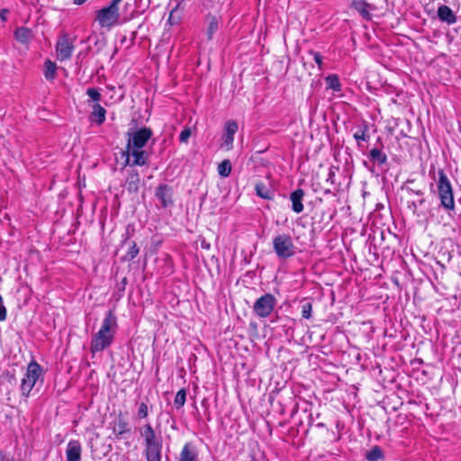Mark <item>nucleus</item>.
Returning <instances> with one entry per match:
<instances>
[{"instance_id": "f257e3e1", "label": "nucleus", "mask_w": 461, "mask_h": 461, "mask_svg": "<svg viewBox=\"0 0 461 461\" xmlns=\"http://www.w3.org/2000/svg\"><path fill=\"white\" fill-rule=\"evenodd\" d=\"M117 328L116 315L113 311H108L105 313L99 330L94 334L91 339V353L101 352L109 348L113 343Z\"/></svg>"}, {"instance_id": "f03ea898", "label": "nucleus", "mask_w": 461, "mask_h": 461, "mask_svg": "<svg viewBox=\"0 0 461 461\" xmlns=\"http://www.w3.org/2000/svg\"><path fill=\"white\" fill-rule=\"evenodd\" d=\"M438 174V179L437 182V188L438 198L440 200V205L446 211H454L455 200L452 185L443 169H439Z\"/></svg>"}, {"instance_id": "7ed1b4c3", "label": "nucleus", "mask_w": 461, "mask_h": 461, "mask_svg": "<svg viewBox=\"0 0 461 461\" xmlns=\"http://www.w3.org/2000/svg\"><path fill=\"white\" fill-rule=\"evenodd\" d=\"M41 375L42 367L35 360H32L27 366L26 373L20 385V390L23 397L27 398L30 395L36 382Z\"/></svg>"}, {"instance_id": "20e7f679", "label": "nucleus", "mask_w": 461, "mask_h": 461, "mask_svg": "<svg viewBox=\"0 0 461 461\" xmlns=\"http://www.w3.org/2000/svg\"><path fill=\"white\" fill-rule=\"evenodd\" d=\"M122 0H113L110 5L96 12L95 20L100 27L110 28L115 25L120 18L119 4Z\"/></svg>"}, {"instance_id": "39448f33", "label": "nucleus", "mask_w": 461, "mask_h": 461, "mask_svg": "<svg viewBox=\"0 0 461 461\" xmlns=\"http://www.w3.org/2000/svg\"><path fill=\"white\" fill-rule=\"evenodd\" d=\"M273 249L278 258L287 259L295 254V246L288 234H279L273 239Z\"/></svg>"}, {"instance_id": "423d86ee", "label": "nucleus", "mask_w": 461, "mask_h": 461, "mask_svg": "<svg viewBox=\"0 0 461 461\" xmlns=\"http://www.w3.org/2000/svg\"><path fill=\"white\" fill-rule=\"evenodd\" d=\"M276 304V298L272 294H265L260 296L253 304V312L259 318H267L274 311Z\"/></svg>"}, {"instance_id": "0eeeda50", "label": "nucleus", "mask_w": 461, "mask_h": 461, "mask_svg": "<svg viewBox=\"0 0 461 461\" xmlns=\"http://www.w3.org/2000/svg\"><path fill=\"white\" fill-rule=\"evenodd\" d=\"M127 135L129 136L127 149L130 152V149H142L145 147L152 136V131L150 128L143 127L136 131L128 132Z\"/></svg>"}, {"instance_id": "6e6552de", "label": "nucleus", "mask_w": 461, "mask_h": 461, "mask_svg": "<svg viewBox=\"0 0 461 461\" xmlns=\"http://www.w3.org/2000/svg\"><path fill=\"white\" fill-rule=\"evenodd\" d=\"M75 46L68 34H62L56 44L57 59L60 61L68 60L71 58Z\"/></svg>"}, {"instance_id": "1a4fd4ad", "label": "nucleus", "mask_w": 461, "mask_h": 461, "mask_svg": "<svg viewBox=\"0 0 461 461\" xmlns=\"http://www.w3.org/2000/svg\"><path fill=\"white\" fill-rule=\"evenodd\" d=\"M239 126L238 123L230 120L226 122L224 125V132L222 135V143L221 147L225 150L229 151L233 148L234 135L238 131Z\"/></svg>"}, {"instance_id": "9d476101", "label": "nucleus", "mask_w": 461, "mask_h": 461, "mask_svg": "<svg viewBox=\"0 0 461 461\" xmlns=\"http://www.w3.org/2000/svg\"><path fill=\"white\" fill-rule=\"evenodd\" d=\"M173 194V188L167 184L158 185L155 191V196L159 200L163 208H167L174 204Z\"/></svg>"}, {"instance_id": "9b49d317", "label": "nucleus", "mask_w": 461, "mask_h": 461, "mask_svg": "<svg viewBox=\"0 0 461 461\" xmlns=\"http://www.w3.org/2000/svg\"><path fill=\"white\" fill-rule=\"evenodd\" d=\"M139 432L144 440L145 447L162 443V439L157 436L154 428L149 422L141 426Z\"/></svg>"}, {"instance_id": "f8f14e48", "label": "nucleus", "mask_w": 461, "mask_h": 461, "mask_svg": "<svg viewBox=\"0 0 461 461\" xmlns=\"http://www.w3.org/2000/svg\"><path fill=\"white\" fill-rule=\"evenodd\" d=\"M126 164L131 166H144L149 158V154L141 149H130L127 151Z\"/></svg>"}, {"instance_id": "ddd939ff", "label": "nucleus", "mask_w": 461, "mask_h": 461, "mask_svg": "<svg viewBox=\"0 0 461 461\" xmlns=\"http://www.w3.org/2000/svg\"><path fill=\"white\" fill-rule=\"evenodd\" d=\"M353 138L357 142V148L363 149V142H368L370 140L369 125L366 122H363L357 126L356 132L353 134Z\"/></svg>"}, {"instance_id": "4468645a", "label": "nucleus", "mask_w": 461, "mask_h": 461, "mask_svg": "<svg viewBox=\"0 0 461 461\" xmlns=\"http://www.w3.org/2000/svg\"><path fill=\"white\" fill-rule=\"evenodd\" d=\"M82 447L78 440H70L67 445V461H80Z\"/></svg>"}, {"instance_id": "2eb2a0df", "label": "nucleus", "mask_w": 461, "mask_h": 461, "mask_svg": "<svg viewBox=\"0 0 461 461\" xmlns=\"http://www.w3.org/2000/svg\"><path fill=\"white\" fill-rule=\"evenodd\" d=\"M178 461H198V452L194 445L185 443L179 454Z\"/></svg>"}, {"instance_id": "dca6fc26", "label": "nucleus", "mask_w": 461, "mask_h": 461, "mask_svg": "<svg viewBox=\"0 0 461 461\" xmlns=\"http://www.w3.org/2000/svg\"><path fill=\"white\" fill-rule=\"evenodd\" d=\"M131 429L129 427L128 421L120 413L118 415L117 421L113 427V433L115 435L116 438L121 439L126 433H129Z\"/></svg>"}, {"instance_id": "f3484780", "label": "nucleus", "mask_w": 461, "mask_h": 461, "mask_svg": "<svg viewBox=\"0 0 461 461\" xmlns=\"http://www.w3.org/2000/svg\"><path fill=\"white\" fill-rule=\"evenodd\" d=\"M304 196V191L301 188H298L291 193L290 200L292 202V210L296 213H301L303 209V199Z\"/></svg>"}, {"instance_id": "a211bd4d", "label": "nucleus", "mask_w": 461, "mask_h": 461, "mask_svg": "<svg viewBox=\"0 0 461 461\" xmlns=\"http://www.w3.org/2000/svg\"><path fill=\"white\" fill-rule=\"evenodd\" d=\"M409 208L412 210L417 217H425L429 212L427 201L423 197L419 198L417 201H412L409 204Z\"/></svg>"}, {"instance_id": "6ab92c4d", "label": "nucleus", "mask_w": 461, "mask_h": 461, "mask_svg": "<svg viewBox=\"0 0 461 461\" xmlns=\"http://www.w3.org/2000/svg\"><path fill=\"white\" fill-rule=\"evenodd\" d=\"M162 443L145 447L144 455L147 461H161Z\"/></svg>"}, {"instance_id": "aec40b11", "label": "nucleus", "mask_w": 461, "mask_h": 461, "mask_svg": "<svg viewBox=\"0 0 461 461\" xmlns=\"http://www.w3.org/2000/svg\"><path fill=\"white\" fill-rule=\"evenodd\" d=\"M140 178L136 169L129 170L125 185L130 193H137L140 188Z\"/></svg>"}, {"instance_id": "412c9836", "label": "nucleus", "mask_w": 461, "mask_h": 461, "mask_svg": "<svg viewBox=\"0 0 461 461\" xmlns=\"http://www.w3.org/2000/svg\"><path fill=\"white\" fill-rule=\"evenodd\" d=\"M369 161L374 165L383 166L387 163V155L382 150V149L375 147L373 148L368 155Z\"/></svg>"}, {"instance_id": "4be33fe9", "label": "nucleus", "mask_w": 461, "mask_h": 461, "mask_svg": "<svg viewBox=\"0 0 461 461\" xmlns=\"http://www.w3.org/2000/svg\"><path fill=\"white\" fill-rule=\"evenodd\" d=\"M33 32L27 27H19L14 32L15 40L22 44H29L33 39Z\"/></svg>"}, {"instance_id": "5701e85b", "label": "nucleus", "mask_w": 461, "mask_h": 461, "mask_svg": "<svg viewBox=\"0 0 461 461\" xmlns=\"http://www.w3.org/2000/svg\"><path fill=\"white\" fill-rule=\"evenodd\" d=\"M438 16L442 22H445L447 24H453L456 22V16L454 12L445 5L438 7Z\"/></svg>"}, {"instance_id": "b1692460", "label": "nucleus", "mask_w": 461, "mask_h": 461, "mask_svg": "<svg viewBox=\"0 0 461 461\" xmlns=\"http://www.w3.org/2000/svg\"><path fill=\"white\" fill-rule=\"evenodd\" d=\"M255 191L258 196L266 200H272L275 196L273 189L263 182H258L256 184Z\"/></svg>"}, {"instance_id": "393cba45", "label": "nucleus", "mask_w": 461, "mask_h": 461, "mask_svg": "<svg viewBox=\"0 0 461 461\" xmlns=\"http://www.w3.org/2000/svg\"><path fill=\"white\" fill-rule=\"evenodd\" d=\"M106 110L100 104H95L92 106L90 114L91 120L97 124H102L105 121Z\"/></svg>"}, {"instance_id": "a878e982", "label": "nucleus", "mask_w": 461, "mask_h": 461, "mask_svg": "<svg viewBox=\"0 0 461 461\" xmlns=\"http://www.w3.org/2000/svg\"><path fill=\"white\" fill-rule=\"evenodd\" d=\"M351 6L357 10L364 18L369 17V4L366 0H352Z\"/></svg>"}, {"instance_id": "bb28decb", "label": "nucleus", "mask_w": 461, "mask_h": 461, "mask_svg": "<svg viewBox=\"0 0 461 461\" xmlns=\"http://www.w3.org/2000/svg\"><path fill=\"white\" fill-rule=\"evenodd\" d=\"M325 83L327 88L332 89L333 91L339 92L341 91V84L339 82V78L337 75H329L325 78Z\"/></svg>"}, {"instance_id": "cd10ccee", "label": "nucleus", "mask_w": 461, "mask_h": 461, "mask_svg": "<svg viewBox=\"0 0 461 461\" xmlns=\"http://www.w3.org/2000/svg\"><path fill=\"white\" fill-rule=\"evenodd\" d=\"M57 66L54 62L47 59L44 62V77L47 80H53L56 77Z\"/></svg>"}, {"instance_id": "c85d7f7f", "label": "nucleus", "mask_w": 461, "mask_h": 461, "mask_svg": "<svg viewBox=\"0 0 461 461\" xmlns=\"http://www.w3.org/2000/svg\"><path fill=\"white\" fill-rule=\"evenodd\" d=\"M218 174L221 176V177H227L230 176V172H231V163L229 159H224L222 160L219 165H218Z\"/></svg>"}, {"instance_id": "c756f323", "label": "nucleus", "mask_w": 461, "mask_h": 461, "mask_svg": "<svg viewBox=\"0 0 461 461\" xmlns=\"http://www.w3.org/2000/svg\"><path fill=\"white\" fill-rule=\"evenodd\" d=\"M138 410L136 413L137 420H144L147 419L149 413V407L144 402L137 403Z\"/></svg>"}, {"instance_id": "7c9ffc66", "label": "nucleus", "mask_w": 461, "mask_h": 461, "mask_svg": "<svg viewBox=\"0 0 461 461\" xmlns=\"http://www.w3.org/2000/svg\"><path fill=\"white\" fill-rule=\"evenodd\" d=\"M366 458L368 461H378L383 458V451L379 447L375 446L366 454Z\"/></svg>"}, {"instance_id": "2f4dec72", "label": "nucleus", "mask_w": 461, "mask_h": 461, "mask_svg": "<svg viewBox=\"0 0 461 461\" xmlns=\"http://www.w3.org/2000/svg\"><path fill=\"white\" fill-rule=\"evenodd\" d=\"M186 401V391L185 389H180L175 397L174 404L176 409H181Z\"/></svg>"}, {"instance_id": "473e14b6", "label": "nucleus", "mask_w": 461, "mask_h": 461, "mask_svg": "<svg viewBox=\"0 0 461 461\" xmlns=\"http://www.w3.org/2000/svg\"><path fill=\"white\" fill-rule=\"evenodd\" d=\"M219 24L218 21L215 17H211L208 23V28L206 30V34L208 40H212L213 34L218 31Z\"/></svg>"}, {"instance_id": "72a5a7b5", "label": "nucleus", "mask_w": 461, "mask_h": 461, "mask_svg": "<svg viewBox=\"0 0 461 461\" xmlns=\"http://www.w3.org/2000/svg\"><path fill=\"white\" fill-rule=\"evenodd\" d=\"M302 317L310 319L312 317V303L309 301H303L301 304Z\"/></svg>"}, {"instance_id": "f704fd0d", "label": "nucleus", "mask_w": 461, "mask_h": 461, "mask_svg": "<svg viewBox=\"0 0 461 461\" xmlns=\"http://www.w3.org/2000/svg\"><path fill=\"white\" fill-rule=\"evenodd\" d=\"M86 95L89 96V98L92 101L95 102V104H99V102L101 101L102 95L97 88H94V87L88 88L86 90Z\"/></svg>"}, {"instance_id": "c9c22d12", "label": "nucleus", "mask_w": 461, "mask_h": 461, "mask_svg": "<svg viewBox=\"0 0 461 461\" xmlns=\"http://www.w3.org/2000/svg\"><path fill=\"white\" fill-rule=\"evenodd\" d=\"M139 251L140 250H139V248L137 247V244L134 241H131L129 250L126 254V258L129 260H132L133 258H135L138 256Z\"/></svg>"}, {"instance_id": "e433bc0d", "label": "nucleus", "mask_w": 461, "mask_h": 461, "mask_svg": "<svg viewBox=\"0 0 461 461\" xmlns=\"http://www.w3.org/2000/svg\"><path fill=\"white\" fill-rule=\"evenodd\" d=\"M309 54L311 56H312L314 61L318 65L319 69H322L323 62H322V56L321 55V53L311 50H309Z\"/></svg>"}, {"instance_id": "4c0bfd02", "label": "nucleus", "mask_w": 461, "mask_h": 461, "mask_svg": "<svg viewBox=\"0 0 461 461\" xmlns=\"http://www.w3.org/2000/svg\"><path fill=\"white\" fill-rule=\"evenodd\" d=\"M191 136V130L190 128H185L181 132H180V135H179V140L180 142L182 143H187L188 142V140Z\"/></svg>"}, {"instance_id": "58836bf2", "label": "nucleus", "mask_w": 461, "mask_h": 461, "mask_svg": "<svg viewBox=\"0 0 461 461\" xmlns=\"http://www.w3.org/2000/svg\"><path fill=\"white\" fill-rule=\"evenodd\" d=\"M334 177H335V172L331 168H330L326 181L330 182V184H333Z\"/></svg>"}, {"instance_id": "ea45409f", "label": "nucleus", "mask_w": 461, "mask_h": 461, "mask_svg": "<svg viewBox=\"0 0 461 461\" xmlns=\"http://www.w3.org/2000/svg\"><path fill=\"white\" fill-rule=\"evenodd\" d=\"M9 11L8 9H1L0 10V19L3 21V22H5L7 20V14H8Z\"/></svg>"}, {"instance_id": "a19ab883", "label": "nucleus", "mask_w": 461, "mask_h": 461, "mask_svg": "<svg viewBox=\"0 0 461 461\" xmlns=\"http://www.w3.org/2000/svg\"><path fill=\"white\" fill-rule=\"evenodd\" d=\"M0 459L1 461H14V457H10L3 452H0Z\"/></svg>"}, {"instance_id": "79ce46f5", "label": "nucleus", "mask_w": 461, "mask_h": 461, "mask_svg": "<svg viewBox=\"0 0 461 461\" xmlns=\"http://www.w3.org/2000/svg\"><path fill=\"white\" fill-rule=\"evenodd\" d=\"M136 36H137V32H131V39H130V43H129L128 47H130V46L134 44V41L136 39Z\"/></svg>"}, {"instance_id": "37998d69", "label": "nucleus", "mask_w": 461, "mask_h": 461, "mask_svg": "<svg viewBox=\"0 0 461 461\" xmlns=\"http://www.w3.org/2000/svg\"><path fill=\"white\" fill-rule=\"evenodd\" d=\"M127 285V278H126V277H124V278L122 280L121 284H120V285H118V289H119V290H121V291H123V290L125 289V285Z\"/></svg>"}, {"instance_id": "c03bdc74", "label": "nucleus", "mask_w": 461, "mask_h": 461, "mask_svg": "<svg viewBox=\"0 0 461 461\" xmlns=\"http://www.w3.org/2000/svg\"><path fill=\"white\" fill-rule=\"evenodd\" d=\"M408 191H409L410 193L414 194H417V195H419V196H420V197H422V195H423V192H422V191H420V190H414V189L409 188V189H408Z\"/></svg>"}, {"instance_id": "a18cd8bd", "label": "nucleus", "mask_w": 461, "mask_h": 461, "mask_svg": "<svg viewBox=\"0 0 461 461\" xmlns=\"http://www.w3.org/2000/svg\"><path fill=\"white\" fill-rule=\"evenodd\" d=\"M86 0H73V3L75 5H80L82 4H84Z\"/></svg>"}, {"instance_id": "49530a36", "label": "nucleus", "mask_w": 461, "mask_h": 461, "mask_svg": "<svg viewBox=\"0 0 461 461\" xmlns=\"http://www.w3.org/2000/svg\"><path fill=\"white\" fill-rule=\"evenodd\" d=\"M127 41L126 36H123L121 40V42L123 44Z\"/></svg>"}, {"instance_id": "de8ad7c7", "label": "nucleus", "mask_w": 461, "mask_h": 461, "mask_svg": "<svg viewBox=\"0 0 461 461\" xmlns=\"http://www.w3.org/2000/svg\"><path fill=\"white\" fill-rule=\"evenodd\" d=\"M171 18H172V14H169V19H168L169 22L171 21Z\"/></svg>"}, {"instance_id": "09e8293b", "label": "nucleus", "mask_w": 461, "mask_h": 461, "mask_svg": "<svg viewBox=\"0 0 461 461\" xmlns=\"http://www.w3.org/2000/svg\"><path fill=\"white\" fill-rule=\"evenodd\" d=\"M252 461H258L257 459L253 458Z\"/></svg>"}]
</instances>
